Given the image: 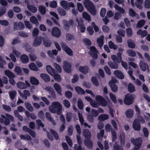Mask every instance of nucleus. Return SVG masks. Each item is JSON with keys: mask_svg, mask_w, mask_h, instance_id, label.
Returning a JSON list of instances; mask_svg holds the SVG:
<instances>
[{"mask_svg": "<svg viewBox=\"0 0 150 150\" xmlns=\"http://www.w3.org/2000/svg\"><path fill=\"white\" fill-rule=\"evenodd\" d=\"M17 87L21 89H24L27 88V86L24 83L19 81L17 83Z\"/></svg>", "mask_w": 150, "mask_h": 150, "instance_id": "e433bc0d", "label": "nucleus"}, {"mask_svg": "<svg viewBox=\"0 0 150 150\" xmlns=\"http://www.w3.org/2000/svg\"><path fill=\"white\" fill-rule=\"evenodd\" d=\"M145 23V21L144 20H142L139 21L137 24V27L138 28H142Z\"/></svg>", "mask_w": 150, "mask_h": 150, "instance_id": "864d4df0", "label": "nucleus"}, {"mask_svg": "<svg viewBox=\"0 0 150 150\" xmlns=\"http://www.w3.org/2000/svg\"><path fill=\"white\" fill-rule=\"evenodd\" d=\"M53 66L56 69L57 72L61 73L62 72V68L61 66L56 63H54Z\"/></svg>", "mask_w": 150, "mask_h": 150, "instance_id": "6e6d98bb", "label": "nucleus"}, {"mask_svg": "<svg viewBox=\"0 0 150 150\" xmlns=\"http://www.w3.org/2000/svg\"><path fill=\"white\" fill-rule=\"evenodd\" d=\"M124 50L121 47L118 49V52L117 53V56L115 55H111V58L113 62L109 61L108 62L109 66L112 69H117L118 68V63H120L122 61V54L123 53Z\"/></svg>", "mask_w": 150, "mask_h": 150, "instance_id": "f257e3e1", "label": "nucleus"}, {"mask_svg": "<svg viewBox=\"0 0 150 150\" xmlns=\"http://www.w3.org/2000/svg\"><path fill=\"white\" fill-rule=\"evenodd\" d=\"M128 90L130 93H133L135 91V86L131 83H129L127 86Z\"/></svg>", "mask_w": 150, "mask_h": 150, "instance_id": "2f4dec72", "label": "nucleus"}, {"mask_svg": "<svg viewBox=\"0 0 150 150\" xmlns=\"http://www.w3.org/2000/svg\"><path fill=\"white\" fill-rule=\"evenodd\" d=\"M25 105L27 109L30 112H32L34 109L33 107L28 102H26L25 103Z\"/></svg>", "mask_w": 150, "mask_h": 150, "instance_id": "37998d69", "label": "nucleus"}, {"mask_svg": "<svg viewBox=\"0 0 150 150\" xmlns=\"http://www.w3.org/2000/svg\"><path fill=\"white\" fill-rule=\"evenodd\" d=\"M85 145L89 149H91L93 147V143L91 139H86L84 141Z\"/></svg>", "mask_w": 150, "mask_h": 150, "instance_id": "4be33fe9", "label": "nucleus"}, {"mask_svg": "<svg viewBox=\"0 0 150 150\" xmlns=\"http://www.w3.org/2000/svg\"><path fill=\"white\" fill-rule=\"evenodd\" d=\"M6 8L5 7H1L0 8V17L4 15L6 11Z\"/></svg>", "mask_w": 150, "mask_h": 150, "instance_id": "4d7b16f0", "label": "nucleus"}, {"mask_svg": "<svg viewBox=\"0 0 150 150\" xmlns=\"http://www.w3.org/2000/svg\"><path fill=\"white\" fill-rule=\"evenodd\" d=\"M20 59L21 62L23 64H26L29 61L28 56L25 54H23L21 55Z\"/></svg>", "mask_w": 150, "mask_h": 150, "instance_id": "aec40b11", "label": "nucleus"}, {"mask_svg": "<svg viewBox=\"0 0 150 150\" xmlns=\"http://www.w3.org/2000/svg\"><path fill=\"white\" fill-rule=\"evenodd\" d=\"M43 44L45 46L47 47H50L52 45L51 42L50 40H43Z\"/></svg>", "mask_w": 150, "mask_h": 150, "instance_id": "69168bd1", "label": "nucleus"}, {"mask_svg": "<svg viewBox=\"0 0 150 150\" xmlns=\"http://www.w3.org/2000/svg\"><path fill=\"white\" fill-rule=\"evenodd\" d=\"M5 74L9 78H14L15 74L9 70H6L5 71Z\"/></svg>", "mask_w": 150, "mask_h": 150, "instance_id": "7c9ffc66", "label": "nucleus"}, {"mask_svg": "<svg viewBox=\"0 0 150 150\" xmlns=\"http://www.w3.org/2000/svg\"><path fill=\"white\" fill-rule=\"evenodd\" d=\"M83 4L88 11L92 15H95L96 13V9L93 4L90 0H85Z\"/></svg>", "mask_w": 150, "mask_h": 150, "instance_id": "20e7f679", "label": "nucleus"}, {"mask_svg": "<svg viewBox=\"0 0 150 150\" xmlns=\"http://www.w3.org/2000/svg\"><path fill=\"white\" fill-rule=\"evenodd\" d=\"M43 38V37L41 36H38L35 38L33 42V46L37 47L40 45L41 44Z\"/></svg>", "mask_w": 150, "mask_h": 150, "instance_id": "4468645a", "label": "nucleus"}, {"mask_svg": "<svg viewBox=\"0 0 150 150\" xmlns=\"http://www.w3.org/2000/svg\"><path fill=\"white\" fill-rule=\"evenodd\" d=\"M58 11L59 15L62 16H64L66 13L65 11L63 8L59 7L58 8Z\"/></svg>", "mask_w": 150, "mask_h": 150, "instance_id": "603ef678", "label": "nucleus"}, {"mask_svg": "<svg viewBox=\"0 0 150 150\" xmlns=\"http://www.w3.org/2000/svg\"><path fill=\"white\" fill-rule=\"evenodd\" d=\"M83 134L86 139H91V135L90 131L87 129H84L83 131Z\"/></svg>", "mask_w": 150, "mask_h": 150, "instance_id": "412c9836", "label": "nucleus"}, {"mask_svg": "<svg viewBox=\"0 0 150 150\" xmlns=\"http://www.w3.org/2000/svg\"><path fill=\"white\" fill-rule=\"evenodd\" d=\"M40 76L46 82H49L50 81V77L47 74L44 73L41 74Z\"/></svg>", "mask_w": 150, "mask_h": 150, "instance_id": "c85d7f7f", "label": "nucleus"}, {"mask_svg": "<svg viewBox=\"0 0 150 150\" xmlns=\"http://www.w3.org/2000/svg\"><path fill=\"white\" fill-rule=\"evenodd\" d=\"M96 100L97 103L93 100V101L90 103L91 105L94 108L98 107L99 105L100 104L101 106L105 107L108 104L107 101L102 96L98 95L96 96Z\"/></svg>", "mask_w": 150, "mask_h": 150, "instance_id": "f03ea898", "label": "nucleus"}, {"mask_svg": "<svg viewBox=\"0 0 150 150\" xmlns=\"http://www.w3.org/2000/svg\"><path fill=\"white\" fill-rule=\"evenodd\" d=\"M38 10L41 14L44 15L45 14L46 8L45 6L40 5L38 7Z\"/></svg>", "mask_w": 150, "mask_h": 150, "instance_id": "72a5a7b5", "label": "nucleus"}, {"mask_svg": "<svg viewBox=\"0 0 150 150\" xmlns=\"http://www.w3.org/2000/svg\"><path fill=\"white\" fill-rule=\"evenodd\" d=\"M104 38V36L102 35L99 37L97 39V42L98 43V46L100 47H101L103 45Z\"/></svg>", "mask_w": 150, "mask_h": 150, "instance_id": "b1692460", "label": "nucleus"}, {"mask_svg": "<svg viewBox=\"0 0 150 150\" xmlns=\"http://www.w3.org/2000/svg\"><path fill=\"white\" fill-rule=\"evenodd\" d=\"M51 33L52 36L56 38H59L61 35V31L59 28L55 27L52 28Z\"/></svg>", "mask_w": 150, "mask_h": 150, "instance_id": "9d476101", "label": "nucleus"}, {"mask_svg": "<svg viewBox=\"0 0 150 150\" xmlns=\"http://www.w3.org/2000/svg\"><path fill=\"white\" fill-rule=\"evenodd\" d=\"M136 1L135 2V5L137 7L140 9H142V4L143 2V0H136Z\"/></svg>", "mask_w": 150, "mask_h": 150, "instance_id": "f704fd0d", "label": "nucleus"}, {"mask_svg": "<svg viewBox=\"0 0 150 150\" xmlns=\"http://www.w3.org/2000/svg\"><path fill=\"white\" fill-rule=\"evenodd\" d=\"M28 9L32 13H35L37 11V8L34 6L32 5H28L27 6Z\"/></svg>", "mask_w": 150, "mask_h": 150, "instance_id": "49530a36", "label": "nucleus"}, {"mask_svg": "<svg viewBox=\"0 0 150 150\" xmlns=\"http://www.w3.org/2000/svg\"><path fill=\"white\" fill-rule=\"evenodd\" d=\"M78 108L80 110L83 109V103L82 100L79 99L78 101Z\"/></svg>", "mask_w": 150, "mask_h": 150, "instance_id": "680f3d73", "label": "nucleus"}, {"mask_svg": "<svg viewBox=\"0 0 150 150\" xmlns=\"http://www.w3.org/2000/svg\"><path fill=\"white\" fill-rule=\"evenodd\" d=\"M113 150H123L122 147L120 145H119L117 143L115 142L113 147Z\"/></svg>", "mask_w": 150, "mask_h": 150, "instance_id": "8fccbe9b", "label": "nucleus"}, {"mask_svg": "<svg viewBox=\"0 0 150 150\" xmlns=\"http://www.w3.org/2000/svg\"><path fill=\"white\" fill-rule=\"evenodd\" d=\"M73 127L72 125L69 126L68 130V134L69 136H71L73 134Z\"/></svg>", "mask_w": 150, "mask_h": 150, "instance_id": "338daca9", "label": "nucleus"}, {"mask_svg": "<svg viewBox=\"0 0 150 150\" xmlns=\"http://www.w3.org/2000/svg\"><path fill=\"white\" fill-rule=\"evenodd\" d=\"M46 69L48 73L51 75H53L56 71L55 69H53L50 65H47L46 67Z\"/></svg>", "mask_w": 150, "mask_h": 150, "instance_id": "393cba45", "label": "nucleus"}, {"mask_svg": "<svg viewBox=\"0 0 150 150\" xmlns=\"http://www.w3.org/2000/svg\"><path fill=\"white\" fill-rule=\"evenodd\" d=\"M66 39L68 41H70L74 38V35L69 33H67L66 35Z\"/></svg>", "mask_w": 150, "mask_h": 150, "instance_id": "e2e57ef3", "label": "nucleus"}, {"mask_svg": "<svg viewBox=\"0 0 150 150\" xmlns=\"http://www.w3.org/2000/svg\"><path fill=\"white\" fill-rule=\"evenodd\" d=\"M127 53L129 56L134 57L136 56L135 52L132 50H127Z\"/></svg>", "mask_w": 150, "mask_h": 150, "instance_id": "de8ad7c7", "label": "nucleus"}, {"mask_svg": "<svg viewBox=\"0 0 150 150\" xmlns=\"http://www.w3.org/2000/svg\"><path fill=\"white\" fill-rule=\"evenodd\" d=\"M109 118L108 115L107 114H103L100 115L98 117L99 120L104 121L108 119Z\"/></svg>", "mask_w": 150, "mask_h": 150, "instance_id": "09e8293b", "label": "nucleus"}, {"mask_svg": "<svg viewBox=\"0 0 150 150\" xmlns=\"http://www.w3.org/2000/svg\"><path fill=\"white\" fill-rule=\"evenodd\" d=\"M79 80V76L78 75L75 74L74 75L73 78L72 79V82L73 83H75L78 81Z\"/></svg>", "mask_w": 150, "mask_h": 150, "instance_id": "052dcab7", "label": "nucleus"}, {"mask_svg": "<svg viewBox=\"0 0 150 150\" xmlns=\"http://www.w3.org/2000/svg\"><path fill=\"white\" fill-rule=\"evenodd\" d=\"M134 95L130 93H127L125 96L124 102L127 105L132 104L134 102Z\"/></svg>", "mask_w": 150, "mask_h": 150, "instance_id": "423d86ee", "label": "nucleus"}, {"mask_svg": "<svg viewBox=\"0 0 150 150\" xmlns=\"http://www.w3.org/2000/svg\"><path fill=\"white\" fill-rule=\"evenodd\" d=\"M24 27L23 23L21 22H19L18 23H14V28L16 30H22L24 28Z\"/></svg>", "mask_w": 150, "mask_h": 150, "instance_id": "dca6fc26", "label": "nucleus"}, {"mask_svg": "<svg viewBox=\"0 0 150 150\" xmlns=\"http://www.w3.org/2000/svg\"><path fill=\"white\" fill-rule=\"evenodd\" d=\"M91 81L93 84L96 86L99 85V83L96 77L93 76L91 77Z\"/></svg>", "mask_w": 150, "mask_h": 150, "instance_id": "ea45409f", "label": "nucleus"}, {"mask_svg": "<svg viewBox=\"0 0 150 150\" xmlns=\"http://www.w3.org/2000/svg\"><path fill=\"white\" fill-rule=\"evenodd\" d=\"M109 85H110L111 90L114 92H116L117 91L118 88L117 86L114 83H109Z\"/></svg>", "mask_w": 150, "mask_h": 150, "instance_id": "c9c22d12", "label": "nucleus"}, {"mask_svg": "<svg viewBox=\"0 0 150 150\" xmlns=\"http://www.w3.org/2000/svg\"><path fill=\"white\" fill-rule=\"evenodd\" d=\"M74 24V21L72 19L70 20L69 21L67 20L64 21V29L67 31H69V30L70 26H73Z\"/></svg>", "mask_w": 150, "mask_h": 150, "instance_id": "ddd939ff", "label": "nucleus"}, {"mask_svg": "<svg viewBox=\"0 0 150 150\" xmlns=\"http://www.w3.org/2000/svg\"><path fill=\"white\" fill-rule=\"evenodd\" d=\"M30 82L32 84L34 85H38L39 83V82L38 79L34 76L30 77Z\"/></svg>", "mask_w": 150, "mask_h": 150, "instance_id": "bb28decb", "label": "nucleus"}, {"mask_svg": "<svg viewBox=\"0 0 150 150\" xmlns=\"http://www.w3.org/2000/svg\"><path fill=\"white\" fill-rule=\"evenodd\" d=\"M29 67L30 69L32 70L38 71L39 70L35 64L34 63H31L30 64Z\"/></svg>", "mask_w": 150, "mask_h": 150, "instance_id": "79ce46f5", "label": "nucleus"}, {"mask_svg": "<svg viewBox=\"0 0 150 150\" xmlns=\"http://www.w3.org/2000/svg\"><path fill=\"white\" fill-rule=\"evenodd\" d=\"M61 6L65 9L67 10L68 9V2L65 1H62L61 2Z\"/></svg>", "mask_w": 150, "mask_h": 150, "instance_id": "3c124183", "label": "nucleus"}, {"mask_svg": "<svg viewBox=\"0 0 150 150\" xmlns=\"http://www.w3.org/2000/svg\"><path fill=\"white\" fill-rule=\"evenodd\" d=\"M139 66L141 69L143 71H145L146 69L149 71V68L148 64L144 61L141 60L140 61Z\"/></svg>", "mask_w": 150, "mask_h": 150, "instance_id": "2eb2a0df", "label": "nucleus"}, {"mask_svg": "<svg viewBox=\"0 0 150 150\" xmlns=\"http://www.w3.org/2000/svg\"><path fill=\"white\" fill-rule=\"evenodd\" d=\"M131 141L134 145V148L131 150H138L140 148L142 142L140 138H138L135 139L132 138L131 139Z\"/></svg>", "mask_w": 150, "mask_h": 150, "instance_id": "39448f33", "label": "nucleus"}, {"mask_svg": "<svg viewBox=\"0 0 150 150\" xmlns=\"http://www.w3.org/2000/svg\"><path fill=\"white\" fill-rule=\"evenodd\" d=\"M9 94L11 99L12 100H13L14 99L16 95V92L15 91H10L9 93Z\"/></svg>", "mask_w": 150, "mask_h": 150, "instance_id": "5fc2aeb1", "label": "nucleus"}, {"mask_svg": "<svg viewBox=\"0 0 150 150\" xmlns=\"http://www.w3.org/2000/svg\"><path fill=\"white\" fill-rule=\"evenodd\" d=\"M63 67L64 71L67 73H70L72 72V69L71 64L67 61H64Z\"/></svg>", "mask_w": 150, "mask_h": 150, "instance_id": "0eeeda50", "label": "nucleus"}, {"mask_svg": "<svg viewBox=\"0 0 150 150\" xmlns=\"http://www.w3.org/2000/svg\"><path fill=\"white\" fill-rule=\"evenodd\" d=\"M50 131L55 139L58 140L59 139V134L55 130L52 129H51Z\"/></svg>", "mask_w": 150, "mask_h": 150, "instance_id": "58836bf2", "label": "nucleus"}, {"mask_svg": "<svg viewBox=\"0 0 150 150\" xmlns=\"http://www.w3.org/2000/svg\"><path fill=\"white\" fill-rule=\"evenodd\" d=\"M61 46L62 49L68 55L70 56L73 55V52L72 50L64 42L61 43Z\"/></svg>", "mask_w": 150, "mask_h": 150, "instance_id": "6e6552de", "label": "nucleus"}, {"mask_svg": "<svg viewBox=\"0 0 150 150\" xmlns=\"http://www.w3.org/2000/svg\"><path fill=\"white\" fill-rule=\"evenodd\" d=\"M30 21L32 23L35 24L37 25L39 24V23L37 18L34 16H33L30 17Z\"/></svg>", "mask_w": 150, "mask_h": 150, "instance_id": "a19ab883", "label": "nucleus"}, {"mask_svg": "<svg viewBox=\"0 0 150 150\" xmlns=\"http://www.w3.org/2000/svg\"><path fill=\"white\" fill-rule=\"evenodd\" d=\"M7 118L4 120V124L6 126L8 125L10 123V120L12 122H14V119L13 116L8 113L6 114Z\"/></svg>", "mask_w": 150, "mask_h": 150, "instance_id": "f8f14e48", "label": "nucleus"}, {"mask_svg": "<svg viewBox=\"0 0 150 150\" xmlns=\"http://www.w3.org/2000/svg\"><path fill=\"white\" fill-rule=\"evenodd\" d=\"M79 118V121L81 125H83V123L84 122V120L83 117L82 115L79 112L78 113Z\"/></svg>", "mask_w": 150, "mask_h": 150, "instance_id": "bf43d9fd", "label": "nucleus"}, {"mask_svg": "<svg viewBox=\"0 0 150 150\" xmlns=\"http://www.w3.org/2000/svg\"><path fill=\"white\" fill-rule=\"evenodd\" d=\"M125 114L128 118H131L133 115L134 111L131 109H128L126 111Z\"/></svg>", "mask_w": 150, "mask_h": 150, "instance_id": "a878e982", "label": "nucleus"}, {"mask_svg": "<svg viewBox=\"0 0 150 150\" xmlns=\"http://www.w3.org/2000/svg\"><path fill=\"white\" fill-rule=\"evenodd\" d=\"M54 87L57 93L60 95H62V88L60 85L57 83H55Z\"/></svg>", "mask_w": 150, "mask_h": 150, "instance_id": "5701e85b", "label": "nucleus"}, {"mask_svg": "<svg viewBox=\"0 0 150 150\" xmlns=\"http://www.w3.org/2000/svg\"><path fill=\"white\" fill-rule=\"evenodd\" d=\"M14 71L18 75L22 76L23 74L21 69L19 66H16L14 68Z\"/></svg>", "mask_w": 150, "mask_h": 150, "instance_id": "cd10ccee", "label": "nucleus"}, {"mask_svg": "<svg viewBox=\"0 0 150 150\" xmlns=\"http://www.w3.org/2000/svg\"><path fill=\"white\" fill-rule=\"evenodd\" d=\"M52 76H53L54 79L57 82H60L62 80V78L60 75L56 73H54V74L53 75H52Z\"/></svg>", "mask_w": 150, "mask_h": 150, "instance_id": "473e14b6", "label": "nucleus"}, {"mask_svg": "<svg viewBox=\"0 0 150 150\" xmlns=\"http://www.w3.org/2000/svg\"><path fill=\"white\" fill-rule=\"evenodd\" d=\"M45 89L48 91L49 94L51 95V97L54 98H56L55 92L51 87L48 86Z\"/></svg>", "mask_w": 150, "mask_h": 150, "instance_id": "6ab92c4d", "label": "nucleus"}, {"mask_svg": "<svg viewBox=\"0 0 150 150\" xmlns=\"http://www.w3.org/2000/svg\"><path fill=\"white\" fill-rule=\"evenodd\" d=\"M3 108L7 112H9L11 111V109L10 107L8 105L5 104L2 105Z\"/></svg>", "mask_w": 150, "mask_h": 150, "instance_id": "0e129e2a", "label": "nucleus"}, {"mask_svg": "<svg viewBox=\"0 0 150 150\" xmlns=\"http://www.w3.org/2000/svg\"><path fill=\"white\" fill-rule=\"evenodd\" d=\"M75 90L77 93L79 95H84L85 93L84 90L79 86H76L75 87Z\"/></svg>", "mask_w": 150, "mask_h": 150, "instance_id": "c756f323", "label": "nucleus"}, {"mask_svg": "<svg viewBox=\"0 0 150 150\" xmlns=\"http://www.w3.org/2000/svg\"><path fill=\"white\" fill-rule=\"evenodd\" d=\"M125 136L124 133L120 135V144L122 145H124L125 143Z\"/></svg>", "mask_w": 150, "mask_h": 150, "instance_id": "c03bdc74", "label": "nucleus"}, {"mask_svg": "<svg viewBox=\"0 0 150 150\" xmlns=\"http://www.w3.org/2000/svg\"><path fill=\"white\" fill-rule=\"evenodd\" d=\"M79 69L80 72L84 74H87L89 71V68L86 65L81 66L79 67Z\"/></svg>", "mask_w": 150, "mask_h": 150, "instance_id": "f3484780", "label": "nucleus"}, {"mask_svg": "<svg viewBox=\"0 0 150 150\" xmlns=\"http://www.w3.org/2000/svg\"><path fill=\"white\" fill-rule=\"evenodd\" d=\"M83 17L88 21L91 20V18L90 15L86 12H84L83 13Z\"/></svg>", "mask_w": 150, "mask_h": 150, "instance_id": "13d9d810", "label": "nucleus"}, {"mask_svg": "<svg viewBox=\"0 0 150 150\" xmlns=\"http://www.w3.org/2000/svg\"><path fill=\"white\" fill-rule=\"evenodd\" d=\"M132 127L133 129L135 131H139L141 128L140 123L139 120L135 119L133 123Z\"/></svg>", "mask_w": 150, "mask_h": 150, "instance_id": "9b49d317", "label": "nucleus"}, {"mask_svg": "<svg viewBox=\"0 0 150 150\" xmlns=\"http://www.w3.org/2000/svg\"><path fill=\"white\" fill-rule=\"evenodd\" d=\"M90 51L89 54L91 56L95 59H96L98 58L97 53L98 52V50L94 46H92L90 47Z\"/></svg>", "mask_w": 150, "mask_h": 150, "instance_id": "1a4fd4ad", "label": "nucleus"}, {"mask_svg": "<svg viewBox=\"0 0 150 150\" xmlns=\"http://www.w3.org/2000/svg\"><path fill=\"white\" fill-rule=\"evenodd\" d=\"M45 117L47 120L51 122L53 124L54 123V121L53 118L51 117L50 113L48 112H46L45 114Z\"/></svg>", "mask_w": 150, "mask_h": 150, "instance_id": "4c0bfd02", "label": "nucleus"}, {"mask_svg": "<svg viewBox=\"0 0 150 150\" xmlns=\"http://www.w3.org/2000/svg\"><path fill=\"white\" fill-rule=\"evenodd\" d=\"M50 111L53 113H56L58 115H60L62 112V106L59 102L55 101L52 103L51 105L49 107Z\"/></svg>", "mask_w": 150, "mask_h": 150, "instance_id": "7ed1b4c3", "label": "nucleus"}, {"mask_svg": "<svg viewBox=\"0 0 150 150\" xmlns=\"http://www.w3.org/2000/svg\"><path fill=\"white\" fill-rule=\"evenodd\" d=\"M144 7L147 8H150V0H145Z\"/></svg>", "mask_w": 150, "mask_h": 150, "instance_id": "774afa93", "label": "nucleus"}, {"mask_svg": "<svg viewBox=\"0 0 150 150\" xmlns=\"http://www.w3.org/2000/svg\"><path fill=\"white\" fill-rule=\"evenodd\" d=\"M109 47L111 49L116 50L117 48V46L114 44L112 41H110L108 42Z\"/></svg>", "mask_w": 150, "mask_h": 150, "instance_id": "a18cd8bd", "label": "nucleus"}, {"mask_svg": "<svg viewBox=\"0 0 150 150\" xmlns=\"http://www.w3.org/2000/svg\"><path fill=\"white\" fill-rule=\"evenodd\" d=\"M114 74L118 78L122 79L124 78V76L123 73L120 70H117L114 71Z\"/></svg>", "mask_w": 150, "mask_h": 150, "instance_id": "a211bd4d", "label": "nucleus"}]
</instances>
